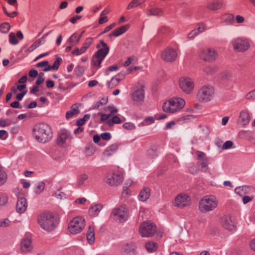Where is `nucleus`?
Instances as JSON below:
<instances>
[{"mask_svg":"<svg viewBox=\"0 0 255 255\" xmlns=\"http://www.w3.org/2000/svg\"><path fill=\"white\" fill-rule=\"evenodd\" d=\"M79 112L78 105L77 104H73L71 106L70 110L66 112V118L67 120H69L74 117L77 116Z\"/></svg>","mask_w":255,"mask_h":255,"instance_id":"obj_24","label":"nucleus"},{"mask_svg":"<svg viewBox=\"0 0 255 255\" xmlns=\"http://www.w3.org/2000/svg\"><path fill=\"white\" fill-rule=\"evenodd\" d=\"M8 196L5 195H0V205L5 204L8 201Z\"/></svg>","mask_w":255,"mask_h":255,"instance_id":"obj_56","label":"nucleus"},{"mask_svg":"<svg viewBox=\"0 0 255 255\" xmlns=\"http://www.w3.org/2000/svg\"><path fill=\"white\" fill-rule=\"evenodd\" d=\"M33 131L34 138L39 142L45 143L49 141L52 137L51 128L46 124L42 123L36 125Z\"/></svg>","mask_w":255,"mask_h":255,"instance_id":"obj_1","label":"nucleus"},{"mask_svg":"<svg viewBox=\"0 0 255 255\" xmlns=\"http://www.w3.org/2000/svg\"><path fill=\"white\" fill-rule=\"evenodd\" d=\"M9 43L13 45L17 44L18 41L16 38L15 35L14 33L11 32L9 34Z\"/></svg>","mask_w":255,"mask_h":255,"instance_id":"obj_49","label":"nucleus"},{"mask_svg":"<svg viewBox=\"0 0 255 255\" xmlns=\"http://www.w3.org/2000/svg\"><path fill=\"white\" fill-rule=\"evenodd\" d=\"M123 128H125L126 129L129 130H132L134 129H135V126L130 122H127L125 123L123 126Z\"/></svg>","mask_w":255,"mask_h":255,"instance_id":"obj_50","label":"nucleus"},{"mask_svg":"<svg viewBox=\"0 0 255 255\" xmlns=\"http://www.w3.org/2000/svg\"><path fill=\"white\" fill-rule=\"evenodd\" d=\"M10 28V25L8 22H4L0 25V31L1 33H7Z\"/></svg>","mask_w":255,"mask_h":255,"instance_id":"obj_40","label":"nucleus"},{"mask_svg":"<svg viewBox=\"0 0 255 255\" xmlns=\"http://www.w3.org/2000/svg\"><path fill=\"white\" fill-rule=\"evenodd\" d=\"M157 231L155 224L150 221L143 222L139 228V233L142 237H151L157 233Z\"/></svg>","mask_w":255,"mask_h":255,"instance_id":"obj_10","label":"nucleus"},{"mask_svg":"<svg viewBox=\"0 0 255 255\" xmlns=\"http://www.w3.org/2000/svg\"><path fill=\"white\" fill-rule=\"evenodd\" d=\"M198 55L201 60L209 63L216 61L219 57L218 51L212 47H205L201 49L199 51Z\"/></svg>","mask_w":255,"mask_h":255,"instance_id":"obj_8","label":"nucleus"},{"mask_svg":"<svg viewBox=\"0 0 255 255\" xmlns=\"http://www.w3.org/2000/svg\"><path fill=\"white\" fill-rule=\"evenodd\" d=\"M146 14L148 16H161L163 14V11L158 8H151L147 9Z\"/></svg>","mask_w":255,"mask_h":255,"instance_id":"obj_29","label":"nucleus"},{"mask_svg":"<svg viewBox=\"0 0 255 255\" xmlns=\"http://www.w3.org/2000/svg\"><path fill=\"white\" fill-rule=\"evenodd\" d=\"M216 69L213 66H208L204 69V72L208 74H212L215 72Z\"/></svg>","mask_w":255,"mask_h":255,"instance_id":"obj_55","label":"nucleus"},{"mask_svg":"<svg viewBox=\"0 0 255 255\" xmlns=\"http://www.w3.org/2000/svg\"><path fill=\"white\" fill-rule=\"evenodd\" d=\"M134 247L132 244H127L123 247V252L126 254L129 253L133 251Z\"/></svg>","mask_w":255,"mask_h":255,"instance_id":"obj_42","label":"nucleus"},{"mask_svg":"<svg viewBox=\"0 0 255 255\" xmlns=\"http://www.w3.org/2000/svg\"><path fill=\"white\" fill-rule=\"evenodd\" d=\"M223 5V2L221 0H214L209 1L207 4V8L212 11L220 9Z\"/></svg>","mask_w":255,"mask_h":255,"instance_id":"obj_22","label":"nucleus"},{"mask_svg":"<svg viewBox=\"0 0 255 255\" xmlns=\"http://www.w3.org/2000/svg\"><path fill=\"white\" fill-rule=\"evenodd\" d=\"M61 60L62 59L60 58H57L52 66L48 65V66H47V68H44L43 71L47 72L51 70H57L59 67Z\"/></svg>","mask_w":255,"mask_h":255,"instance_id":"obj_30","label":"nucleus"},{"mask_svg":"<svg viewBox=\"0 0 255 255\" xmlns=\"http://www.w3.org/2000/svg\"><path fill=\"white\" fill-rule=\"evenodd\" d=\"M10 225V221L7 219H5L3 221L0 222V226L2 227H6Z\"/></svg>","mask_w":255,"mask_h":255,"instance_id":"obj_63","label":"nucleus"},{"mask_svg":"<svg viewBox=\"0 0 255 255\" xmlns=\"http://www.w3.org/2000/svg\"><path fill=\"white\" fill-rule=\"evenodd\" d=\"M197 155V159L198 162L197 165L200 167L201 169H207L208 158L206 156V154L201 151L197 150L195 152Z\"/></svg>","mask_w":255,"mask_h":255,"instance_id":"obj_19","label":"nucleus"},{"mask_svg":"<svg viewBox=\"0 0 255 255\" xmlns=\"http://www.w3.org/2000/svg\"><path fill=\"white\" fill-rule=\"evenodd\" d=\"M10 125V123L7 120L1 119H0V127H5Z\"/></svg>","mask_w":255,"mask_h":255,"instance_id":"obj_60","label":"nucleus"},{"mask_svg":"<svg viewBox=\"0 0 255 255\" xmlns=\"http://www.w3.org/2000/svg\"><path fill=\"white\" fill-rule=\"evenodd\" d=\"M81 35H78L76 33L72 34L69 38V42L73 45H75L79 43Z\"/></svg>","mask_w":255,"mask_h":255,"instance_id":"obj_33","label":"nucleus"},{"mask_svg":"<svg viewBox=\"0 0 255 255\" xmlns=\"http://www.w3.org/2000/svg\"><path fill=\"white\" fill-rule=\"evenodd\" d=\"M45 188V183L43 182H38L36 185L35 192L36 193L40 194Z\"/></svg>","mask_w":255,"mask_h":255,"instance_id":"obj_46","label":"nucleus"},{"mask_svg":"<svg viewBox=\"0 0 255 255\" xmlns=\"http://www.w3.org/2000/svg\"><path fill=\"white\" fill-rule=\"evenodd\" d=\"M179 85L182 91L188 94L191 93L195 87L194 80L190 77L185 76L179 78Z\"/></svg>","mask_w":255,"mask_h":255,"instance_id":"obj_13","label":"nucleus"},{"mask_svg":"<svg viewBox=\"0 0 255 255\" xmlns=\"http://www.w3.org/2000/svg\"><path fill=\"white\" fill-rule=\"evenodd\" d=\"M103 206L101 204H96L90 207L89 209V213L92 215H95L98 214L102 210Z\"/></svg>","mask_w":255,"mask_h":255,"instance_id":"obj_31","label":"nucleus"},{"mask_svg":"<svg viewBox=\"0 0 255 255\" xmlns=\"http://www.w3.org/2000/svg\"><path fill=\"white\" fill-rule=\"evenodd\" d=\"M122 122V120L120 119V118L117 116H114L111 121H109L108 122V124L109 126L113 125V124H121Z\"/></svg>","mask_w":255,"mask_h":255,"instance_id":"obj_48","label":"nucleus"},{"mask_svg":"<svg viewBox=\"0 0 255 255\" xmlns=\"http://www.w3.org/2000/svg\"><path fill=\"white\" fill-rule=\"evenodd\" d=\"M222 19L226 22H232L235 19V16L233 14L230 13H225L222 15Z\"/></svg>","mask_w":255,"mask_h":255,"instance_id":"obj_38","label":"nucleus"},{"mask_svg":"<svg viewBox=\"0 0 255 255\" xmlns=\"http://www.w3.org/2000/svg\"><path fill=\"white\" fill-rule=\"evenodd\" d=\"M246 98L248 100L255 99V89L248 93L246 96Z\"/></svg>","mask_w":255,"mask_h":255,"instance_id":"obj_58","label":"nucleus"},{"mask_svg":"<svg viewBox=\"0 0 255 255\" xmlns=\"http://www.w3.org/2000/svg\"><path fill=\"white\" fill-rule=\"evenodd\" d=\"M185 104L186 102L183 99L174 97L163 103L162 110L167 113L174 114L180 111Z\"/></svg>","mask_w":255,"mask_h":255,"instance_id":"obj_2","label":"nucleus"},{"mask_svg":"<svg viewBox=\"0 0 255 255\" xmlns=\"http://www.w3.org/2000/svg\"><path fill=\"white\" fill-rule=\"evenodd\" d=\"M89 176L85 173L80 175L77 178V184L78 186L83 185L85 182L88 180Z\"/></svg>","mask_w":255,"mask_h":255,"instance_id":"obj_32","label":"nucleus"},{"mask_svg":"<svg viewBox=\"0 0 255 255\" xmlns=\"http://www.w3.org/2000/svg\"><path fill=\"white\" fill-rule=\"evenodd\" d=\"M93 38L91 37H88L85 39V41L83 44L82 46L81 47L85 51V52L93 43Z\"/></svg>","mask_w":255,"mask_h":255,"instance_id":"obj_36","label":"nucleus"},{"mask_svg":"<svg viewBox=\"0 0 255 255\" xmlns=\"http://www.w3.org/2000/svg\"><path fill=\"white\" fill-rule=\"evenodd\" d=\"M85 221L84 218L77 216L73 218L68 223L67 230L69 233L76 235L81 233L85 228Z\"/></svg>","mask_w":255,"mask_h":255,"instance_id":"obj_6","label":"nucleus"},{"mask_svg":"<svg viewBox=\"0 0 255 255\" xmlns=\"http://www.w3.org/2000/svg\"><path fill=\"white\" fill-rule=\"evenodd\" d=\"M191 202V198L188 194L185 193H181L175 197L174 205L179 208H183L189 206Z\"/></svg>","mask_w":255,"mask_h":255,"instance_id":"obj_14","label":"nucleus"},{"mask_svg":"<svg viewBox=\"0 0 255 255\" xmlns=\"http://www.w3.org/2000/svg\"><path fill=\"white\" fill-rule=\"evenodd\" d=\"M75 72L77 76H82L84 73V68L82 66H77L75 69Z\"/></svg>","mask_w":255,"mask_h":255,"instance_id":"obj_52","label":"nucleus"},{"mask_svg":"<svg viewBox=\"0 0 255 255\" xmlns=\"http://www.w3.org/2000/svg\"><path fill=\"white\" fill-rule=\"evenodd\" d=\"M235 18L238 23H242L245 21V18L240 15H237Z\"/></svg>","mask_w":255,"mask_h":255,"instance_id":"obj_64","label":"nucleus"},{"mask_svg":"<svg viewBox=\"0 0 255 255\" xmlns=\"http://www.w3.org/2000/svg\"><path fill=\"white\" fill-rule=\"evenodd\" d=\"M129 26L128 24L122 26L118 28L115 29L111 33L109 34V37H111V36H119L126 32Z\"/></svg>","mask_w":255,"mask_h":255,"instance_id":"obj_26","label":"nucleus"},{"mask_svg":"<svg viewBox=\"0 0 255 255\" xmlns=\"http://www.w3.org/2000/svg\"><path fill=\"white\" fill-rule=\"evenodd\" d=\"M204 31V28H202V30H200L199 29H194L188 34V38L189 39H192L194 38L196 35L203 32Z\"/></svg>","mask_w":255,"mask_h":255,"instance_id":"obj_44","label":"nucleus"},{"mask_svg":"<svg viewBox=\"0 0 255 255\" xmlns=\"http://www.w3.org/2000/svg\"><path fill=\"white\" fill-rule=\"evenodd\" d=\"M218 205L219 201L215 196L205 195L199 201V209L202 213H207L215 210Z\"/></svg>","mask_w":255,"mask_h":255,"instance_id":"obj_4","label":"nucleus"},{"mask_svg":"<svg viewBox=\"0 0 255 255\" xmlns=\"http://www.w3.org/2000/svg\"><path fill=\"white\" fill-rule=\"evenodd\" d=\"M234 49L239 52H244L248 50L251 47L249 39L241 37L235 38L232 41Z\"/></svg>","mask_w":255,"mask_h":255,"instance_id":"obj_12","label":"nucleus"},{"mask_svg":"<svg viewBox=\"0 0 255 255\" xmlns=\"http://www.w3.org/2000/svg\"><path fill=\"white\" fill-rule=\"evenodd\" d=\"M71 140L70 133L65 130H62L58 135L56 144L60 146L66 147L71 143Z\"/></svg>","mask_w":255,"mask_h":255,"instance_id":"obj_15","label":"nucleus"},{"mask_svg":"<svg viewBox=\"0 0 255 255\" xmlns=\"http://www.w3.org/2000/svg\"><path fill=\"white\" fill-rule=\"evenodd\" d=\"M32 249L31 240L30 238L24 239L21 243V250L22 252L27 253Z\"/></svg>","mask_w":255,"mask_h":255,"instance_id":"obj_25","label":"nucleus"},{"mask_svg":"<svg viewBox=\"0 0 255 255\" xmlns=\"http://www.w3.org/2000/svg\"><path fill=\"white\" fill-rule=\"evenodd\" d=\"M90 115L89 114H86L83 118L77 120L76 124L78 126H82L84 125L86 121L89 120Z\"/></svg>","mask_w":255,"mask_h":255,"instance_id":"obj_37","label":"nucleus"},{"mask_svg":"<svg viewBox=\"0 0 255 255\" xmlns=\"http://www.w3.org/2000/svg\"><path fill=\"white\" fill-rule=\"evenodd\" d=\"M7 179V175L6 173L2 169L0 166V186L4 184Z\"/></svg>","mask_w":255,"mask_h":255,"instance_id":"obj_41","label":"nucleus"},{"mask_svg":"<svg viewBox=\"0 0 255 255\" xmlns=\"http://www.w3.org/2000/svg\"><path fill=\"white\" fill-rule=\"evenodd\" d=\"M251 117L249 111L247 109L242 110L238 119V123L245 126L248 125L251 121Z\"/></svg>","mask_w":255,"mask_h":255,"instance_id":"obj_20","label":"nucleus"},{"mask_svg":"<svg viewBox=\"0 0 255 255\" xmlns=\"http://www.w3.org/2000/svg\"><path fill=\"white\" fill-rule=\"evenodd\" d=\"M48 62L47 61H42L36 64V66L38 68H42L44 67L47 68V66H48Z\"/></svg>","mask_w":255,"mask_h":255,"instance_id":"obj_61","label":"nucleus"},{"mask_svg":"<svg viewBox=\"0 0 255 255\" xmlns=\"http://www.w3.org/2000/svg\"><path fill=\"white\" fill-rule=\"evenodd\" d=\"M145 248L149 253H153L157 250L158 245L155 242L150 241L145 244Z\"/></svg>","mask_w":255,"mask_h":255,"instance_id":"obj_28","label":"nucleus"},{"mask_svg":"<svg viewBox=\"0 0 255 255\" xmlns=\"http://www.w3.org/2000/svg\"><path fill=\"white\" fill-rule=\"evenodd\" d=\"M137 61V59L135 56L129 57L124 62L123 65L125 67L128 66L131 63H135Z\"/></svg>","mask_w":255,"mask_h":255,"instance_id":"obj_39","label":"nucleus"},{"mask_svg":"<svg viewBox=\"0 0 255 255\" xmlns=\"http://www.w3.org/2000/svg\"><path fill=\"white\" fill-rule=\"evenodd\" d=\"M132 100L137 103L144 102L145 92L143 86H140L136 88L130 95Z\"/></svg>","mask_w":255,"mask_h":255,"instance_id":"obj_17","label":"nucleus"},{"mask_svg":"<svg viewBox=\"0 0 255 255\" xmlns=\"http://www.w3.org/2000/svg\"><path fill=\"white\" fill-rule=\"evenodd\" d=\"M150 196V189L148 187H143L139 192L138 198L141 202L146 201Z\"/></svg>","mask_w":255,"mask_h":255,"instance_id":"obj_23","label":"nucleus"},{"mask_svg":"<svg viewBox=\"0 0 255 255\" xmlns=\"http://www.w3.org/2000/svg\"><path fill=\"white\" fill-rule=\"evenodd\" d=\"M248 189V187L247 186H241L237 187L235 189V191L237 194L242 196L246 193L245 191Z\"/></svg>","mask_w":255,"mask_h":255,"instance_id":"obj_43","label":"nucleus"},{"mask_svg":"<svg viewBox=\"0 0 255 255\" xmlns=\"http://www.w3.org/2000/svg\"><path fill=\"white\" fill-rule=\"evenodd\" d=\"M41 44V39H39L35 41L28 48V50L31 52Z\"/></svg>","mask_w":255,"mask_h":255,"instance_id":"obj_47","label":"nucleus"},{"mask_svg":"<svg viewBox=\"0 0 255 255\" xmlns=\"http://www.w3.org/2000/svg\"><path fill=\"white\" fill-rule=\"evenodd\" d=\"M233 77V73L230 70L223 71L220 74V77L223 80H230Z\"/></svg>","mask_w":255,"mask_h":255,"instance_id":"obj_34","label":"nucleus"},{"mask_svg":"<svg viewBox=\"0 0 255 255\" xmlns=\"http://www.w3.org/2000/svg\"><path fill=\"white\" fill-rule=\"evenodd\" d=\"M40 226L46 231L53 230L58 225L57 218L51 213H43L38 217Z\"/></svg>","mask_w":255,"mask_h":255,"instance_id":"obj_3","label":"nucleus"},{"mask_svg":"<svg viewBox=\"0 0 255 255\" xmlns=\"http://www.w3.org/2000/svg\"><path fill=\"white\" fill-rule=\"evenodd\" d=\"M233 143L230 140L226 141L222 146L223 149H227L232 147Z\"/></svg>","mask_w":255,"mask_h":255,"instance_id":"obj_57","label":"nucleus"},{"mask_svg":"<svg viewBox=\"0 0 255 255\" xmlns=\"http://www.w3.org/2000/svg\"><path fill=\"white\" fill-rule=\"evenodd\" d=\"M178 55L176 50L171 47L165 48L161 53L162 60L167 62H172L176 60Z\"/></svg>","mask_w":255,"mask_h":255,"instance_id":"obj_16","label":"nucleus"},{"mask_svg":"<svg viewBox=\"0 0 255 255\" xmlns=\"http://www.w3.org/2000/svg\"><path fill=\"white\" fill-rule=\"evenodd\" d=\"M28 204L26 199L23 197L18 199L16 205V210L17 213L22 214L24 213L27 208Z\"/></svg>","mask_w":255,"mask_h":255,"instance_id":"obj_21","label":"nucleus"},{"mask_svg":"<svg viewBox=\"0 0 255 255\" xmlns=\"http://www.w3.org/2000/svg\"><path fill=\"white\" fill-rule=\"evenodd\" d=\"M84 52L85 51L84 50L82 47H81V48H76L75 50H73L72 52V54L74 55L78 56L84 53Z\"/></svg>","mask_w":255,"mask_h":255,"instance_id":"obj_59","label":"nucleus"},{"mask_svg":"<svg viewBox=\"0 0 255 255\" xmlns=\"http://www.w3.org/2000/svg\"><path fill=\"white\" fill-rule=\"evenodd\" d=\"M144 0H132L127 6V9L129 10L132 8L136 7L142 3Z\"/></svg>","mask_w":255,"mask_h":255,"instance_id":"obj_35","label":"nucleus"},{"mask_svg":"<svg viewBox=\"0 0 255 255\" xmlns=\"http://www.w3.org/2000/svg\"><path fill=\"white\" fill-rule=\"evenodd\" d=\"M105 111H109L110 114L108 115H111V117L112 115H114L118 112V109L114 106H109L105 109Z\"/></svg>","mask_w":255,"mask_h":255,"instance_id":"obj_51","label":"nucleus"},{"mask_svg":"<svg viewBox=\"0 0 255 255\" xmlns=\"http://www.w3.org/2000/svg\"><path fill=\"white\" fill-rule=\"evenodd\" d=\"M214 94V88L210 85H206L199 90L197 98L199 101L202 103H208L212 100Z\"/></svg>","mask_w":255,"mask_h":255,"instance_id":"obj_9","label":"nucleus"},{"mask_svg":"<svg viewBox=\"0 0 255 255\" xmlns=\"http://www.w3.org/2000/svg\"><path fill=\"white\" fill-rule=\"evenodd\" d=\"M95 229L93 226H90L87 234V239L90 244H93L95 241Z\"/></svg>","mask_w":255,"mask_h":255,"instance_id":"obj_27","label":"nucleus"},{"mask_svg":"<svg viewBox=\"0 0 255 255\" xmlns=\"http://www.w3.org/2000/svg\"><path fill=\"white\" fill-rule=\"evenodd\" d=\"M128 211L125 206L122 205L113 209L111 214V217L115 220L123 223L127 220Z\"/></svg>","mask_w":255,"mask_h":255,"instance_id":"obj_11","label":"nucleus"},{"mask_svg":"<svg viewBox=\"0 0 255 255\" xmlns=\"http://www.w3.org/2000/svg\"><path fill=\"white\" fill-rule=\"evenodd\" d=\"M221 224L224 228L230 231L234 230L236 228L235 223L229 215L224 216L221 218Z\"/></svg>","mask_w":255,"mask_h":255,"instance_id":"obj_18","label":"nucleus"},{"mask_svg":"<svg viewBox=\"0 0 255 255\" xmlns=\"http://www.w3.org/2000/svg\"><path fill=\"white\" fill-rule=\"evenodd\" d=\"M98 50L92 57V62L95 67H100L103 60L109 52L110 47L103 40H100L96 46Z\"/></svg>","mask_w":255,"mask_h":255,"instance_id":"obj_5","label":"nucleus"},{"mask_svg":"<svg viewBox=\"0 0 255 255\" xmlns=\"http://www.w3.org/2000/svg\"><path fill=\"white\" fill-rule=\"evenodd\" d=\"M124 177L123 172L120 171H114L107 173L104 180L110 186H118L124 181Z\"/></svg>","mask_w":255,"mask_h":255,"instance_id":"obj_7","label":"nucleus"},{"mask_svg":"<svg viewBox=\"0 0 255 255\" xmlns=\"http://www.w3.org/2000/svg\"><path fill=\"white\" fill-rule=\"evenodd\" d=\"M117 80L115 79L114 77H113L111 81L108 82V86L109 88H113L117 86L119 84L118 83Z\"/></svg>","mask_w":255,"mask_h":255,"instance_id":"obj_53","label":"nucleus"},{"mask_svg":"<svg viewBox=\"0 0 255 255\" xmlns=\"http://www.w3.org/2000/svg\"><path fill=\"white\" fill-rule=\"evenodd\" d=\"M8 136V133L5 130H0V138L2 140H5Z\"/></svg>","mask_w":255,"mask_h":255,"instance_id":"obj_62","label":"nucleus"},{"mask_svg":"<svg viewBox=\"0 0 255 255\" xmlns=\"http://www.w3.org/2000/svg\"><path fill=\"white\" fill-rule=\"evenodd\" d=\"M108 102V97H103L101 100L94 105V108L98 109L100 106L105 105Z\"/></svg>","mask_w":255,"mask_h":255,"instance_id":"obj_45","label":"nucleus"},{"mask_svg":"<svg viewBox=\"0 0 255 255\" xmlns=\"http://www.w3.org/2000/svg\"><path fill=\"white\" fill-rule=\"evenodd\" d=\"M194 117L193 115H189L182 116L179 118V121L181 122H185L193 120Z\"/></svg>","mask_w":255,"mask_h":255,"instance_id":"obj_54","label":"nucleus"}]
</instances>
